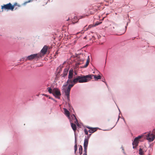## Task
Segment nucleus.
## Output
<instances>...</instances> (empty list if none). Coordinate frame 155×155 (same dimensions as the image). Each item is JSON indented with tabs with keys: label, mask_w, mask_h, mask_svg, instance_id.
<instances>
[{
	"label": "nucleus",
	"mask_w": 155,
	"mask_h": 155,
	"mask_svg": "<svg viewBox=\"0 0 155 155\" xmlns=\"http://www.w3.org/2000/svg\"><path fill=\"white\" fill-rule=\"evenodd\" d=\"M47 89L48 90V91L50 94H53V90H52L51 88L49 87H48Z\"/></svg>",
	"instance_id": "18"
},
{
	"label": "nucleus",
	"mask_w": 155,
	"mask_h": 155,
	"mask_svg": "<svg viewBox=\"0 0 155 155\" xmlns=\"http://www.w3.org/2000/svg\"><path fill=\"white\" fill-rule=\"evenodd\" d=\"M48 49V47L46 45L44 46L43 47V48L42 49V50L41 51V53L43 54H45L47 51Z\"/></svg>",
	"instance_id": "10"
},
{
	"label": "nucleus",
	"mask_w": 155,
	"mask_h": 155,
	"mask_svg": "<svg viewBox=\"0 0 155 155\" xmlns=\"http://www.w3.org/2000/svg\"><path fill=\"white\" fill-rule=\"evenodd\" d=\"M40 57H41L40 54H31L30 56H28L27 57V58L28 60H31L33 59L39 58Z\"/></svg>",
	"instance_id": "7"
},
{
	"label": "nucleus",
	"mask_w": 155,
	"mask_h": 155,
	"mask_svg": "<svg viewBox=\"0 0 155 155\" xmlns=\"http://www.w3.org/2000/svg\"><path fill=\"white\" fill-rule=\"evenodd\" d=\"M71 124L72 129L74 131V132H75L77 129V127L76 124H73L72 123H71Z\"/></svg>",
	"instance_id": "13"
},
{
	"label": "nucleus",
	"mask_w": 155,
	"mask_h": 155,
	"mask_svg": "<svg viewBox=\"0 0 155 155\" xmlns=\"http://www.w3.org/2000/svg\"><path fill=\"white\" fill-rule=\"evenodd\" d=\"M89 63V60H87V61L86 63L85 64V65L83 67V68H86L88 65Z\"/></svg>",
	"instance_id": "20"
},
{
	"label": "nucleus",
	"mask_w": 155,
	"mask_h": 155,
	"mask_svg": "<svg viewBox=\"0 0 155 155\" xmlns=\"http://www.w3.org/2000/svg\"><path fill=\"white\" fill-rule=\"evenodd\" d=\"M60 68V69L61 70V68Z\"/></svg>",
	"instance_id": "26"
},
{
	"label": "nucleus",
	"mask_w": 155,
	"mask_h": 155,
	"mask_svg": "<svg viewBox=\"0 0 155 155\" xmlns=\"http://www.w3.org/2000/svg\"><path fill=\"white\" fill-rule=\"evenodd\" d=\"M56 54H57V52H56Z\"/></svg>",
	"instance_id": "27"
},
{
	"label": "nucleus",
	"mask_w": 155,
	"mask_h": 155,
	"mask_svg": "<svg viewBox=\"0 0 155 155\" xmlns=\"http://www.w3.org/2000/svg\"><path fill=\"white\" fill-rule=\"evenodd\" d=\"M73 119H74L75 121H74V123H75L78 126L79 125L78 123V120L76 118L75 115H73V117H72Z\"/></svg>",
	"instance_id": "15"
},
{
	"label": "nucleus",
	"mask_w": 155,
	"mask_h": 155,
	"mask_svg": "<svg viewBox=\"0 0 155 155\" xmlns=\"http://www.w3.org/2000/svg\"><path fill=\"white\" fill-rule=\"evenodd\" d=\"M88 75H91V78L90 79V81L92 78V77L93 76H94V79L95 80H98L100 79L101 78V76L100 75H98V76H96V75H94L93 74H90Z\"/></svg>",
	"instance_id": "12"
},
{
	"label": "nucleus",
	"mask_w": 155,
	"mask_h": 155,
	"mask_svg": "<svg viewBox=\"0 0 155 155\" xmlns=\"http://www.w3.org/2000/svg\"><path fill=\"white\" fill-rule=\"evenodd\" d=\"M100 23H96L95 24V25L96 26V25H98Z\"/></svg>",
	"instance_id": "25"
},
{
	"label": "nucleus",
	"mask_w": 155,
	"mask_h": 155,
	"mask_svg": "<svg viewBox=\"0 0 155 155\" xmlns=\"http://www.w3.org/2000/svg\"><path fill=\"white\" fill-rule=\"evenodd\" d=\"M83 148L82 147L81 145L79 146V153L80 155H81L82 154V153Z\"/></svg>",
	"instance_id": "16"
},
{
	"label": "nucleus",
	"mask_w": 155,
	"mask_h": 155,
	"mask_svg": "<svg viewBox=\"0 0 155 155\" xmlns=\"http://www.w3.org/2000/svg\"><path fill=\"white\" fill-rule=\"evenodd\" d=\"M64 111L65 114L68 117H69L70 113L69 111L66 108H64Z\"/></svg>",
	"instance_id": "14"
},
{
	"label": "nucleus",
	"mask_w": 155,
	"mask_h": 155,
	"mask_svg": "<svg viewBox=\"0 0 155 155\" xmlns=\"http://www.w3.org/2000/svg\"><path fill=\"white\" fill-rule=\"evenodd\" d=\"M87 127L89 129V130H88L86 129L84 130V132L86 135H88V132L90 133H92L95 132L97 130L96 128H92L89 127Z\"/></svg>",
	"instance_id": "6"
},
{
	"label": "nucleus",
	"mask_w": 155,
	"mask_h": 155,
	"mask_svg": "<svg viewBox=\"0 0 155 155\" xmlns=\"http://www.w3.org/2000/svg\"><path fill=\"white\" fill-rule=\"evenodd\" d=\"M73 75V70L71 69L69 72L68 79L67 81V85L69 84H76L79 83H83L88 82L91 78V75H81L80 76H77L76 78L72 79Z\"/></svg>",
	"instance_id": "1"
},
{
	"label": "nucleus",
	"mask_w": 155,
	"mask_h": 155,
	"mask_svg": "<svg viewBox=\"0 0 155 155\" xmlns=\"http://www.w3.org/2000/svg\"><path fill=\"white\" fill-rule=\"evenodd\" d=\"M45 96H47V95H46H46H45Z\"/></svg>",
	"instance_id": "28"
},
{
	"label": "nucleus",
	"mask_w": 155,
	"mask_h": 155,
	"mask_svg": "<svg viewBox=\"0 0 155 155\" xmlns=\"http://www.w3.org/2000/svg\"><path fill=\"white\" fill-rule=\"evenodd\" d=\"M142 137V136H139L136 137L134 139L132 144L133 146V148H135L137 145L138 143L139 140Z\"/></svg>",
	"instance_id": "8"
},
{
	"label": "nucleus",
	"mask_w": 155,
	"mask_h": 155,
	"mask_svg": "<svg viewBox=\"0 0 155 155\" xmlns=\"http://www.w3.org/2000/svg\"><path fill=\"white\" fill-rule=\"evenodd\" d=\"M91 36H92V38H90L89 39H90V40H91L92 41H93V40H94L95 37H94V36L92 35Z\"/></svg>",
	"instance_id": "22"
},
{
	"label": "nucleus",
	"mask_w": 155,
	"mask_h": 155,
	"mask_svg": "<svg viewBox=\"0 0 155 155\" xmlns=\"http://www.w3.org/2000/svg\"><path fill=\"white\" fill-rule=\"evenodd\" d=\"M16 6H18V7H20L21 6V5H19V4H18V3H14V4H13V5H12V6L13 7V10H14V8H15V7Z\"/></svg>",
	"instance_id": "17"
},
{
	"label": "nucleus",
	"mask_w": 155,
	"mask_h": 155,
	"mask_svg": "<svg viewBox=\"0 0 155 155\" xmlns=\"http://www.w3.org/2000/svg\"><path fill=\"white\" fill-rule=\"evenodd\" d=\"M93 26H92L91 25H89L88 26V28H91V27H93Z\"/></svg>",
	"instance_id": "23"
},
{
	"label": "nucleus",
	"mask_w": 155,
	"mask_h": 155,
	"mask_svg": "<svg viewBox=\"0 0 155 155\" xmlns=\"http://www.w3.org/2000/svg\"><path fill=\"white\" fill-rule=\"evenodd\" d=\"M77 148H78L77 145V144H76L74 145V153H76V151L77 150Z\"/></svg>",
	"instance_id": "21"
},
{
	"label": "nucleus",
	"mask_w": 155,
	"mask_h": 155,
	"mask_svg": "<svg viewBox=\"0 0 155 155\" xmlns=\"http://www.w3.org/2000/svg\"><path fill=\"white\" fill-rule=\"evenodd\" d=\"M53 94L56 98L59 99L61 94L60 91L57 88H54L53 89Z\"/></svg>",
	"instance_id": "5"
},
{
	"label": "nucleus",
	"mask_w": 155,
	"mask_h": 155,
	"mask_svg": "<svg viewBox=\"0 0 155 155\" xmlns=\"http://www.w3.org/2000/svg\"><path fill=\"white\" fill-rule=\"evenodd\" d=\"M155 138V136L153 134H151L150 132L149 133L147 136V139L149 141L151 142L154 140Z\"/></svg>",
	"instance_id": "9"
},
{
	"label": "nucleus",
	"mask_w": 155,
	"mask_h": 155,
	"mask_svg": "<svg viewBox=\"0 0 155 155\" xmlns=\"http://www.w3.org/2000/svg\"><path fill=\"white\" fill-rule=\"evenodd\" d=\"M74 84H75L71 83L68 84V87L67 90L65 91V93L66 95L67 96L68 99H69L70 92L71 89L74 86Z\"/></svg>",
	"instance_id": "4"
},
{
	"label": "nucleus",
	"mask_w": 155,
	"mask_h": 155,
	"mask_svg": "<svg viewBox=\"0 0 155 155\" xmlns=\"http://www.w3.org/2000/svg\"><path fill=\"white\" fill-rule=\"evenodd\" d=\"M68 71V69L67 68H65L64 70L63 74L61 75H62L63 77H65L67 75Z\"/></svg>",
	"instance_id": "11"
},
{
	"label": "nucleus",
	"mask_w": 155,
	"mask_h": 155,
	"mask_svg": "<svg viewBox=\"0 0 155 155\" xmlns=\"http://www.w3.org/2000/svg\"><path fill=\"white\" fill-rule=\"evenodd\" d=\"M88 38V36H85V37L84 38V39H87V38Z\"/></svg>",
	"instance_id": "24"
},
{
	"label": "nucleus",
	"mask_w": 155,
	"mask_h": 155,
	"mask_svg": "<svg viewBox=\"0 0 155 155\" xmlns=\"http://www.w3.org/2000/svg\"><path fill=\"white\" fill-rule=\"evenodd\" d=\"M13 7L12 6V5L10 3H9L2 6L1 9L2 10V11L4 10H11V11H13Z\"/></svg>",
	"instance_id": "3"
},
{
	"label": "nucleus",
	"mask_w": 155,
	"mask_h": 155,
	"mask_svg": "<svg viewBox=\"0 0 155 155\" xmlns=\"http://www.w3.org/2000/svg\"><path fill=\"white\" fill-rule=\"evenodd\" d=\"M91 134H90L88 137V138H85L84 140V153L83 155H87V147L88 143V139L90 136L91 135Z\"/></svg>",
	"instance_id": "2"
},
{
	"label": "nucleus",
	"mask_w": 155,
	"mask_h": 155,
	"mask_svg": "<svg viewBox=\"0 0 155 155\" xmlns=\"http://www.w3.org/2000/svg\"><path fill=\"white\" fill-rule=\"evenodd\" d=\"M139 154L142 155L143 154V152L142 149L140 148L139 150Z\"/></svg>",
	"instance_id": "19"
}]
</instances>
